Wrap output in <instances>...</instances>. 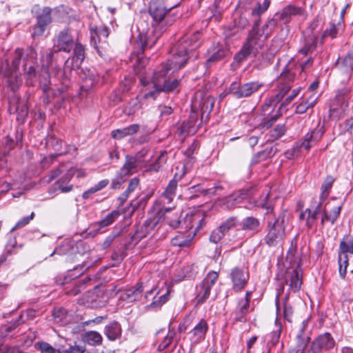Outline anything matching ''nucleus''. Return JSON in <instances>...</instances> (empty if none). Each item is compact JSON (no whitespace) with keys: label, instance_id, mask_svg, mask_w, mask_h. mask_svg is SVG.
<instances>
[{"label":"nucleus","instance_id":"f3484780","mask_svg":"<svg viewBox=\"0 0 353 353\" xmlns=\"http://www.w3.org/2000/svg\"><path fill=\"white\" fill-rule=\"evenodd\" d=\"M234 288L236 290H242L248 280V272L245 269L234 268L230 274Z\"/></svg>","mask_w":353,"mask_h":353},{"label":"nucleus","instance_id":"ddd939ff","mask_svg":"<svg viewBox=\"0 0 353 353\" xmlns=\"http://www.w3.org/2000/svg\"><path fill=\"white\" fill-rule=\"evenodd\" d=\"M307 326V320H304L300 327L299 333L296 335V343L294 345L290 347L289 353H304L305 347L310 339V336L304 333Z\"/></svg>","mask_w":353,"mask_h":353},{"label":"nucleus","instance_id":"774afa93","mask_svg":"<svg viewBox=\"0 0 353 353\" xmlns=\"http://www.w3.org/2000/svg\"><path fill=\"white\" fill-rule=\"evenodd\" d=\"M168 299H169V294H168V292H167L166 294L160 296L158 298V300H156L154 302H152V303L151 305H154V306H156V305L161 306L163 304H164L165 302H167Z\"/></svg>","mask_w":353,"mask_h":353},{"label":"nucleus","instance_id":"6e6d98bb","mask_svg":"<svg viewBox=\"0 0 353 353\" xmlns=\"http://www.w3.org/2000/svg\"><path fill=\"white\" fill-rule=\"evenodd\" d=\"M166 152H161L160 154L158 155L157 160L152 165L153 170L157 171L160 166L166 162Z\"/></svg>","mask_w":353,"mask_h":353},{"label":"nucleus","instance_id":"2f4dec72","mask_svg":"<svg viewBox=\"0 0 353 353\" xmlns=\"http://www.w3.org/2000/svg\"><path fill=\"white\" fill-rule=\"evenodd\" d=\"M83 340L89 345H98L102 342V336L96 331H90L84 334Z\"/></svg>","mask_w":353,"mask_h":353},{"label":"nucleus","instance_id":"cd10ccee","mask_svg":"<svg viewBox=\"0 0 353 353\" xmlns=\"http://www.w3.org/2000/svg\"><path fill=\"white\" fill-rule=\"evenodd\" d=\"M140 127L138 124H132L121 129H117L111 132V136L115 139H121L125 137L136 134Z\"/></svg>","mask_w":353,"mask_h":353},{"label":"nucleus","instance_id":"dca6fc26","mask_svg":"<svg viewBox=\"0 0 353 353\" xmlns=\"http://www.w3.org/2000/svg\"><path fill=\"white\" fill-rule=\"evenodd\" d=\"M341 203L334 205L332 202L327 203L323 210L321 221V225H323L327 221H330L332 224H334L341 213Z\"/></svg>","mask_w":353,"mask_h":353},{"label":"nucleus","instance_id":"4d7b16f0","mask_svg":"<svg viewBox=\"0 0 353 353\" xmlns=\"http://www.w3.org/2000/svg\"><path fill=\"white\" fill-rule=\"evenodd\" d=\"M174 335V332L173 331L169 330L164 340L159 344V350H163L165 349L171 343Z\"/></svg>","mask_w":353,"mask_h":353},{"label":"nucleus","instance_id":"bf43d9fd","mask_svg":"<svg viewBox=\"0 0 353 353\" xmlns=\"http://www.w3.org/2000/svg\"><path fill=\"white\" fill-rule=\"evenodd\" d=\"M125 176H120L119 172L118 171L116 177L112 181L111 188L114 190L120 188L125 181Z\"/></svg>","mask_w":353,"mask_h":353},{"label":"nucleus","instance_id":"a211bd4d","mask_svg":"<svg viewBox=\"0 0 353 353\" xmlns=\"http://www.w3.org/2000/svg\"><path fill=\"white\" fill-rule=\"evenodd\" d=\"M236 225V220L234 218L228 219L226 221H225L223 224H221L219 228L214 230L210 236V241L212 243H217L219 242L221 239L224 236L226 232H228L230 228L235 227Z\"/></svg>","mask_w":353,"mask_h":353},{"label":"nucleus","instance_id":"49530a36","mask_svg":"<svg viewBox=\"0 0 353 353\" xmlns=\"http://www.w3.org/2000/svg\"><path fill=\"white\" fill-rule=\"evenodd\" d=\"M275 330L270 334L271 336V343L272 345H275L278 341L281 336V323L278 320V319L275 321Z\"/></svg>","mask_w":353,"mask_h":353},{"label":"nucleus","instance_id":"6e6552de","mask_svg":"<svg viewBox=\"0 0 353 353\" xmlns=\"http://www.w3.org/2000/svg\"><path fill=\"white\" fill-rule=\"evenodd\" d=\"M268 232L265 236V242L270 246L279 243L285 236L283 220L276 219L273 223H268Z\"/></svg>","mask_w":353,"mask_h":353},{"label":"nucleus","instance_id":"0eeeda50","mask_svg":"<svg viewBox=\"0 0 353 353\" xmlns=\"http://www.w3.org/2000/svg\"><path fill=\"white\" fill-rule=\"evenodd\" d=\"M203 219L204 214L202 211L199 210H192L187 213L183 221L179 219L170 220L169 225L173 228H176L181 224L185 225V228L192 229L195 228L194 231V234H195V232L202 227Z\"/></svg>","mask_w":353,"mask_h":353},{"label":"nucleus","instance_id":"c03bdc74","mask_svg":"<svg viewBox=\"0 0 353 353\" xmlns=\"http://www.w3.org/2000/svg\"><path fill=\"white\" fill-rule=\"evenodd\" d=\"M52 57H53V52L52 51H48L46 52L42 56H41V63H42V68L46 70V73L48 74V68L50 67V64L52 61Z\"/></svg>","mask_w":353,"mask_h":353},{"label":"nucleus","instance_id":"39448f33","mask_svg":"<svg viewBox=\"0 0 353 353\" xmlns=\"http://www.w3.org/2000/svg\"><path fill=\"white\" fill-rule=\"evenodd\" d=\"M290 89V87L289 85H284L280 89L279 92L275 97L270 98L265 102L262 106V112L264 116L267 115L268 117L264 118L261 123L263 128H270L280 117L281 114L279 113V110H277L274 113V108L276 103L287 94Z\"/></svg>","mask_w":353,"mask_h":353},{"label":"nucleus","instance_id":"680f3d73","mask_svg":"<svg viewBox=\"0 0 353 353\" xmlns=\"http://www.w3.org/2000/svg\"><path fill=\"white\" fill-rule=\"evenodd\" d=\"M85 348L79 345L71 346L68 350H59V353H83Z\"/></svg>","mask_w":353,"mask_h":353},{"label":"nucleus","instance_id":"20e7f679","mask_svg":"<svg viewBox=\"0 0 353 353\" xmlns=\"http://www.w3.org/2000/svg\"><path fill=\"white\" fill-rule=\"evenodd\" d=\"M268 37V33H264V30H256L255 27L250 32L247 42L243 45L241 51L236 55L238 61L245 59L251 54H255L261 49Z\"/></svg>","mask_w":353,"mask_h":353},{"label":"nucleus","instance_id":"5fc2aeb1","mask_svg":"<svg viewBox=\"0 0 353 353\" xmlns=\"http://www.w3.org/2000/svg\"><path fill=\"white\" fill-rule=\"evenodd\" d=\"M286 131L285 125H277L272 132L271 137L274 139H278L282 137Z\"/></svg>","mask_w":353,"mask_h":353},{"label":"nucleus","instance_id":"338daca9","mask_svg":"<svg viewBox=\"0 0 353 353\" xmlns=\"http://www.w3.org/2000/svg\"><path fill=\"white\" fill-rule=\"evenodd\" d=\"M283 313L285 319L287 321H290V318L293 314V310L292 306L288 305L286 302L284 303Z\"/></svg>","mask_w":353,"mask_h":353},{"label":"nucleus","instance_id":"5701e85b","mask_svg":"<svg viewBox=\"0 0 353 353\" xmlns=\"http://www.w3.org/2000/svg\"><path fill=\"white\" fill-rule=\"evenodd\" d=\"M322 202L319 201L314 210L307 208L300 214V219H305L308 228H313L316 223L317 216L320 213Z\"/></svg>","mask_w":353,"mask_h":353},{"label":"nucleus","instance_id":"09e8293b","mask_svg":"<svg viewBox=\"0 0 353 353\" xmlns=\"http://www.w3.org/2000/svg\"><path fill=\"white\" fill-rule=\"evenodd\" d=\"M94 33L98 37H103L106 39L109 34L110 30L107 26L97 27L94 29H92V33ZM92 39H94V35L92 34Z\"/></svg>","mask_w":353,"mask_h":353},{"label":"nucleus","instance_id":"4468645a","mask_svg":"<svg viewBox=\"0 0 353 353\" xmlns=\"http://www.w3.org/2000/svg\"><path fill=\"white\" fill-rule=\"evenodd\" d=\"M197 123V115L192 112L186 122H183L177 130V134L179 137H184L188 135L194 134L199 127Z\"/></svg>","mask_w":353,"mask_h":353},{"label":"nucleus","instance_id":"f8f14e48","mask_svg":"<svg viewBox=\"0 0 353 353\" xmlns=\"http://www.w3.org/2000/svg\"><path fill=\"white\" fill-rule=\"evenodd\" d=\"M74 45L73 38L68 29H64L59 32L54 39L53 51L70 52Z\"/></svg>","mask_w":353,"mask_h":353},{"label":"nucleus","instance_id":"393cba45","mask_svg":"<svg viewBox=\"0 0 353 353\" xmlns=\"http://www.w3.org/2000/svg\"><path fill=\"white\" fill-rule=\"evenodd\" d=\"M252 194V192L251 190H241L237 195H232L227 198L225 201L226 208H232L235 205L243 203L244 200H250Z\"/></svg>","mask_w":353,"mask_h":353},{"label":"nucleus","instance_id":"e433bc0d","mask_svg":"<svg viewBox=\"0 0 353 353\" xmlns=\"http://www.w3.org/2000/svg\"><path fill=\"white\" fill-rule=\"evenodd\" d=\"M219 277V274L216 272L211 271L210 272L205 278L203 280L201 284L203 285L205 287H208L210 290L212 288L214 285Z\"/></svg>","mask_w":353,"mask_h":353},{"label":"nucleus","instance_id":"f03ea898","mask_svg":"<svg viewBox=\"0 0 353 353\" xmlns=\"http://www.w3.org/2000/svg\"><path fill=\"white\" fill-rule=\"evenodd\" d=\"M170 10V8L165 6L164 0H151L148 12L153 19L152 26L154 28V34L150 38L143 34H139L137 42L139 48L138 59H139V53L143 52L146 48H151L156 43L168 23L167 14Z\"/></svg>","mask_w":353,"mask_h":353},{"label":"nucleus","instance_id":"69168bd1","mask_svg":"<svg viewBox=\"0 0 353 353\" xmlns=\"http://www.w3.org/2000/svg\"><path fill=\"white\" fill-rule=\"evenodd\" d=\"M22 50L21 49H17L15 50V58L12 61V67L14 68V70H17L19 68V65L20 63L21 58L22 57Z\"/></svg>","mask_w":353,"mask_h":353},{"label":"nucleus","instance_id":"0e129e2a","mask_svg":"<svg viewBox=\"0 0 353 353\" xmlns=\"http://www.w3.org/2000/svg\"><path fill=\"white\" fill-rule=\"evenodd\" d=\"M17 326V323L12 325H6L0 328V334L1 337H5L7 334L11 332L14 328Z\"/></svg>","mask_w":353,"mask_h":353},{"label":"nucleus","instance_id":"9d476101","mask_svg":"<svg viewBox=\"0 0 353 353\" xmlns=\"http://www.w3.org/2000/svg\"><path fill=\"white\" fill-rule=\"evenodd\" d=\"M261 86L262 84L259 82H249L243 85L234 82L230 85L229 90L234 97L241 99L250 97Z\"/></svg>","mask_w":353,"mask_h":353},{"label":"nucleus","instance_id":"423d86ee","mask_svg":"<svg viewBox=\"0 0 353 353\" xmlns=\"http://www.w3.org/2000/svg\"><path fill=\"white\" fill-rule=\"evenodd\" d=\"M353 254V236L345 235L341 239L338 252L339 273L341 279H345L349 265V255Z\"/></svg>","mask_w":353,"mask_h":353},{"label":"nucleus","instance_id":"4be33fe9","mask_svg":"<svg viewBox=\"0 0 353 353\" xmlns=\"http://www.w3.org/2000/svg\"><path fill=\"white\" fill-rule=\"evenodd\" d=\"M300 16L305 18L307 16L304 8L294 5H288L281 11L279 18L286 22H288L292 17Z\"/></svg>","mask_w":353,"mask_h":353},{"label":"nucleus","instance_id":"aec40b11","mask_svg":"<svg viewBox=\"0 0 353 353\" xmlns=\"http://www.w3.org/2000/svg\"><path fill=\"white\" fill-rule=\"evenodd\" d=\"M208 330V323L205 319H201L199 322L190 332V340L194 343H198L204 340Z\"/></svg>","mask_w":353,"mask_h":353},{"label":"nucleus","instance_id":"6ab92c4d","mask_svg":"<svg viewBox=\"0 0 353 353\" xmlns=\"http://www.w3.org/2000/svg\"><path fill=\"white\" fill-rule=\"evenodd\" d=\"M72 57L68 59L65 65L66 68H78L85 58V49L79 43H75Z\"/></svg>","mask_w":353,"mask_h":353},{"label":"nucleus","instance_id":"c85d7f7f","mask_svg":"<svg viewBox=\"0 0 353 353\" xmlns=\"http://www.w3.org/2000/svg\"><path fill=\"white\" fill-rule=\"evenodd\" d=\"M58 10H52L48 7L44 8L37 16V22L47 27L52 21V17H55Z\"/></svg>","mask_w":353,"mask_h":353},{"label":"nucleus","instance_id":"412c9836","mask_svg":"<svg viewBox=\"0 0 353 353\" xmlns=\"http://www.w3.org/2000/svg\"><path fill=\"white\" fill-rule=\"evenodd\" d=\"M142 283H137L129 289L123 290L120 293L119 299L127 302H133L139 299L142 296Z\"/></svg>","mask_w":353,"mask_h":353},{"label":"nucleus","instance_id":"b1692460","mask_svg":"<svg viewBox=\"0 0 353 353\" xmlns=\"http://www.w3.org/2000/svg\"><path fill=\"white\" fill-rule=\"evenodd\" d=\"M250 301V293L247 292L243 299L239 300L235 312V319L238 321H245V315L248 313Z\"/></svg>","mask_w":353,"mask_h":353},{"label":"nucleus","instance_id":"a18cd8bd","mask_svg":"<svg viewBox=\"0 0 353 353\" xmlns=\"http://www.w3.org/2000/svg\"><path fill=\"white\" fill-rule=\"evenodd\" d=\"M36 347L42 353H59V350L54 348L51 345L46 342L41 341L36 343Z\"/></svg>","mask_w":353,"mask_h":353},{"label":"nucleus","instance_id":"473e14b6","mask_svg":"<svg viewBox=\"0 0 353 353\" xmlns=\"http://www.w3.org/2000/svg\"><path fill=\"white\" fill-rule=\"evenodd\" d=\"M259 226V221L252 216L245 218L241 223V228L245 230L256 231Z\"/></svg>","mask_w":353,"mask_h":353},{"label":"nucleus","instance_id":"1a4fd4ad","mask_svg":"<svg viewBox=\"0 0 353 353\" xmlns=\"http://www.w3.org/2000/svg\"><path fill=\"white\" fill-rule=\"evenodd\" d=\"M336 342L330 333L325 332L319 334L311 343L307 351L308 353H320L322 351H328L334 347Z\"/></svg>","mask_w":353,"mask_h":353},{"label":"nucleus","instance_id":"de8ad7c7","mask_svg":"<svg viewBox=\"0 0 353 353\" xmlns=\"http://www.w3.org/2000/svg\"><path fill=\"white\" fill-rule=\"evenodd\" d=\"M343 28V23L339 21L337 24L332 23L329 30L324 32L325 36H330L332 38L336 37L339 31Z\"/></svg>","mask_w":353,"mask_h":353},{"label":"nucleus","instance_id":"2eb2a0df","mask_svg":"<svg viewBox=\"0 0 353 353\" xmlns=\"http://www.w3.org/2000/svg\"><path fill=\"white\" fill-rule=\"evenodd\" d=\"M8 99V111L10 113H16L18 115V119H23L28 115V108L25 102L15 94L9 97Z\"/></svg>","mask_w":353,"mask_h":353},{"label":"nucleus","instance_id":"e2e57ef3","mask_svg":"<svg viewBox=\"0 0 353 353\" xmlns=\"http://www.w3.org/2000/svg\"><path fill=\"white\" fill-rule=\"evenodd\" d=\"M219 188H221V187H219V186L214 187L213 188V190L212 189L204 190V189H201L199 185H194V186L192 187L190 189L195 190L196 192H201L204 194H214L215 193L216 190Z\"/></svg>","mask_w":353,"mask_h":353},{"label":"nucleus","instance_id":"f704fd0d","mask_svg":"<svg viewBox=\"0 0 353 353\" xmlns=\"http://www.w3.org/2000/svg\"><path fill=\"white\" fill-rule=\"evenodd\" d=\"M47 145L49 148L54 150L57 155H61L65 153L62 151V141L55 137H50L47 140Z\"/></svg>","mask_w":353,"mask_h":353},{"label":"nucleus","instance_id":"58836bf2","mask_svg":"<svg viewBox=\"0 0 353 353\" xmlns=\"http://www.w3.org/2000/svg\"><path fill=\"white\" fill-rule=\"evenodd\" d=\"M340 68L343 72L349 73L353 70V58L348 54L343 58L340 63Z\"/></svg>","mask_w":353,"mask_h":353},{"label":"nucleus","instance_id":"c756f323","mask_svg":"<svg viewBox=\"0 0 353 353\" xmlns=\"http://www.w3.org/2000/svg\"><path fill=\"white\" fill-rule=\"evenodd\" d=\"M104 334L110 341H114L121 336V328L117 322H112L104 328Z\"/></svg>","mask_w":353,"mask_h":353},{"label":"nucleus","instance_id":"3c124183","mask_svg":"<svg viewBox=\"0 0 353 353\" xmlns=\"http://www.w3.org/2000/svg\"><path fill=\"white\" fill-rule=\"evenodd\" d=\"M270 4V0H264L263 4L258 3L257 6L252 10V14L260 15L268 8Z\"/></svg>","mask_w":353,"mask_h":353},{"label":"nucleus","instance_id":"bb28decb","mask_svg":"<svg viewBox=\"0 0 353 353\" xmlns=\"http://www.w3.org/2000/svg\"><path fill=\"white\" fill-rule=\"evenodd\" d=\"M322 135L323 131L321 128L307 133L301 145V148H304L305 150H308L321 138Z\"/></svg>","mask_w":353,"mask_h":353},{"label":"nucleus","instance_id":"052dcab7","mask_svg":"<svg viewBox=\"0 0 353 353\" xmlns=\"http://www.w3.org/2000/svg\"><path fill=\"white\" fill-rule=\"evenodd\" d=\"M139 183V180L137 178H133L130 181L128 188L124 192L129 196L133 191H134L137 188Z\"/></svg>","mask_w":353,"mask_h":353},{"label":"nucleus","instance_id":"9b49d317","mask_svg":"<svg viewBox=\"0 0 353 353\" xmlns=\"http://www.w3.org/2000/svg\"><path fill=\"white\" fill-rule=\"evenodd\" d=\"M149 163V159H142L140 155L135 157L126 156L123 166L119 170V174L121 176H127L137 172L143 166V162Z\"/></svg>","mask_w":353,"mask_h":353},{"label":"nucleus","instance_id":"79ce46f5","mask_svg":"<svg viewBox=\"0 0 353 353\" xmlns=\"http://www.w3.org/2000/svg\"><path fill=\"white\" fill-rule=\"evenodd\" d=\"M316 101V98H312L310 100L302 102L296 106V112L298 114H303L307 111L310 108H312Z\"/></svg>","mask_w":353,"mask_h":353},{"label":"nucleus","instance_id":"37998d69","mask_svg":"<svg viewBox=\"0 0 353 353\" xmlns=\"http://www.w3.org/2000/svg\"><path fill=\"white\" fill-rule=\"evenodd\" d=\"M333 180L332 178H327L321 186V194L320 199L322 203L329 194L330 190L332 188Z\"/></svg>","mask_w":353,"mask_h":353},{"label":"nucleus","instance_id":"7ed1b4c3","mask_svg":"<svg viewBox=\"0 0 353 353\" xmlns=\"http://www.w3.org/2000/svg\"><path fill=\"white\" fill-rule=\"evenodd\" d=\"M296 252V247L291 245L286 255V261L289 263L290 266L287 267L285 278L286 284L289 285L294 292L299 290L302 283L301 277L297 270L299 260L295 257Z\"/></svg>","mask_w":353,"mask_h":353},{"label":"nucleus","instance_id":"72a5a7b5","mask_svg":"<svg viewBox=\"0 0 353 353\" xmlns=\"http://www.w3.org/2000/svg\"><path fill=\"white\" fill-rule=\"evenodd\" d=\"M74 175V170H70L67 173L65 174V175L61 179V180L57 183V187L58 189H59L61 192H68L72 190L73 186L71 185H67L64 186L61 184V182L67 183L69 182L72 176Z\"/></svg>","mask_w":353,"mask_h":353},{"label":"nucleus","instance_id":"a878e982","mask_svg":"<svg viewBox=\"0 0 353 353\" xmlns=\"http://www.w3.org/2000/svg\"><path fill=\"white\" fill-rule=\"evenodd\" d=\"M183 174L184 172L181 174L176 173L174 179L170 181L165 190L163 193L162 196L165 200H167V203H170L172 201L174 196H175V191L177 187V181L182 178Z\"/></svg>","mask_w":353,"mask_h":353},{"label":"nucleus","instance_id":"603ef678","mask_svg":"<svg viewBox=\"0 0 353 353\" xmlns=\"http://www.w3.org/2000/svg\"><path fill=\"white\" fill-rule=\"evenodd\" d=\"M34 217V212H32L30 216H24L21 218L19 221L16 223L14 227L13 228L12 230H17L19 228H21L24 226H26L27 224L30 223L31 220H32Z\"/></svg>","mask_w":353,"mask_h":353},{"label":"nucleus","instance_id":"13d9d810","mask_svg":"<svg viewBox=\"0 0 353 353\" xmlns=\"http://www.w3.org/2000/svg\"><path fill=\"white\" fill-rule=\"evenodd\" d=\"M46 28L47 27L44 26L43 25L37 22V23L32 28V37L41 36L46 30Z\"/></svg>","mask_w":353,"mask_h":353},{"label":"nucleus","instance_id":"f257e3e1","mask_svg":"<svg viewBox=\"0 0 353 353\" xmlns=\"http://www.w3.org/2000/svg\"><path fill=\"white\" fill-rule=\"evenodd\" d=\"M199 33L191 37L185 36L176 43L170 50L171 58L160 71L154 73L151 82L141 79L144 85L142 90L144 99H155L160 92H172L177 88L179 81L171 79L169 75L185 66L191 57L190 54L199 46Z\"/></svg>","mask_w":353,"mask_h":353},{"label":"nucleus","instance_id":"4c0bfd02","mask_svg":"<svg viewBox=\"0 0 353 353\" xmlns=\"http://www.w3.org/2000/svg\"><path fill=\"white\" fill-rule=\"evenodd\" d=\"M210 290L201 284L197 291V303L201 304L204 303L210 296Z\"/></svg>","mask_w":353,"mask_h":353},{"label":"nucleus","instance_id":"8fccbe9b","mask_svg":"<svg viewBox=\"0 0 353 353\" xmlns=\"http://www.w3.org/2000/svg\"><path fill=\"white\" fill-rule=\"evenodd\" d=\"M214 100L212 97H208L203 100L201 106V112L203 115L205 113H209L213 108Z\"/></svg>","mask_w":353,"mask_h":353},{"label":"nucleus","instance_id":"ea45409f","mask_svg":"<svg viewBox=\"0 0 353 353\" xmlns=\"http://www.w3.org/2000/svg\"><path fill=\"white\" fill-rule=\"evenodd\" d=\"M119 216V211L114 210L111 212L99 223V227L104 228L111 225L118 218Z\"/></svg>","mask_w":353,"mask_h":353},{"label":"nucleus","instance_id":"7c9ffc66","mask_svg":"<svg viewBox=\"0 0 353 353\" xmlns=\"http://www.w3.org/2000/svg\"><path fill=\"white\" fill-rule=\"evenodd\" d=\"M52 316L54 323L64 325L69 321L67 311L63 307L54 308L52 311Z\"/></svg>","mask_w":353,"mask_h":353},{"label":"nucleus","instance_id":"c9c22d12","mask_svg":"<svg viewBox=\"0 0 353 353\" xmlns=\"http://www.w3.org/2000/svg\"><path fill=\"white\" fill-rule=\"evenodd\" d=\"M21 79L17 75L16 73H11L6 77V83L8 86L14 92L21 84Z\"/></svg>","mask_w":353,"mask_h":353},{"label":"nucleus","instance_id":"a19ab883","mask_svg":"<svg viewBox=\"0 0 353 353\" xmlns=\"http://www.w3.org/2000/svg\"><path fill=\"white\" fill-rule=\"evenodd\" d=\"M191 239H188L183 234L176 236L171 240V243L174 246L177 247H187L190 245Z\"/></svg>","mask_w":353,"mask_h":353},{"label":"nucleus","instance_id":"864d4df0","mask_svg":"<svg viewBox=\"0 0 353 353\" xmlns=\"http://www.w3.org/2000/svg\"><path fill=\"white\" fill-rule=\"evenodd\" d=\"M225 55V52L223 49L219 48L217 51L214 52L207 60V63L210 64L211 63L217 61L223 58Z\"/></svg>","mask_w":353,"mask_h":353}]
</instances>
